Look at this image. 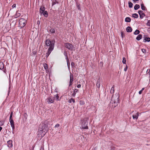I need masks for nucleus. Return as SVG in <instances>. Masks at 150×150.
<instances>
[{
	"label": "nucleus",
	"instance_id": "obj_1",
	"mask_svg": "<svg viewBox=\"0 0 150 150\" xmlns=\"http://www.w3.org/2000/svg\"><path fill=\"white\" fill-rule=\"evenodd\" d=\"M119 100V96L118 94H116L115 95H113L111 98V102L112 103L115 104V106H116L118 103Z\"/></svg>",
	"mask_w": 150,
	"mask_h": 150
},
{
	"label": "nucleus",
	"instance_id": "obj_2",
	"mask_svg": "<svg viewBox=\"0 0 150 150\" xmlns=\"http://www.w3.org/2000/svg\"><path fill=\"white\" fill-rule=\"evenodd\" d=\"M48 122L47 121L42 123L40 125L39 128L44 130H45L47 131H48Z\"/></svg>",
	"mask_w": 150,
	"mask_h": 150
},
{
	"label": "nucleus",
	"instance_id": "obj_3",
	"mask_svg": "<svg viewBox=\"0 0 150 150\" xmlns=\"http://www.w3.org/2000/svg\"><path fill=\"white\" fill-rule=\"evenodd\" d=\"M45 8L44 6H41L40 9V14L43 15L45 17H47L48 16L47 12V11H45Z\"/></svg>",
	"mask_w": 150,
	"mask_h": 150
},
{
	"label": "nucleus",
	"instance_id": "obj_4",
	"mask_svg": "<svg viewBox=\"0 0 150 150\" xmlns=\"http://www.w3.org/2000/svg\"><path fill=\"white\" fill-rule=\"evenodd\" d=\"M47 132L45 130H44L39 128L38 135H39V137L40 136L41 138H42L46 134Z\"/></svg>",
	"mask_w": 150,
	"mask_h": 150
},
{
	"label": "nucleus",
	"instance_id": "obj_5",
	"mask_svg": "<svg viewBox=\"0 0 150 150\" xmlns=\"http://www.w3.org/2000/svg\"><path fill=\"white\" fill-rule=\"evenodd\" d=\"M64 47L68 49L69 50L71 51L74 50V46L69 43H67L64 44Z\"/></svg>",
	"mask_w": 150,
	"mask_h": 150
},
{
	"label": "nucleus",
	"instance_id": "obj_6",
	"mask_svg": "<svg viewBox=\"0 0 150 150\" xmlns=\"http://www.w3.org/2000/svg\"><path fill=\"white\" fill-rule=\"evenodd\" d=\"M54 45L52 44L48 48V51L46 53V57H47L50 54L52 51L53 50L54 47Z\"/></svg>",
	"mask_w": 150,
	"mask_h": 150
},
{
	"label": "nucleus",
	"instance_id": "obj_7",
	"mask_svg": "<svg viewBox=\"0 0 150 150\" xmlns=\"http://www.w3.org/2000/svg\"><path fill=\"white\" fill-rule=\"evenodd\" d=\"M26 21L24 18H21L19 21V24L22 27H24L25 25Z\"/></svg>",
	"mask_w": 150,
	"mask_h": 150
},
{
	"label": "nucleus",
	"instance_id": "obj_8",
	"mask_svg": "<svg viewBox=\"0 0 150 150\" xmlns=\"http://www.w3.org/2000/svg\"><path fill=\"white\" fill-rule=\"evenodd\" d=\"M88 122L87 121H85L82 123V127L83 129H86L88 128V127L87 125Z\"/></svg>",
	"mask_w": 150,
	"mask_h": 150
},
{
	"label": "nucleus",
	"instance_id": "obj_9",
	"mask_svg": "<svg viewBox=\"0 0 150 150\" xmlns=\"http://www.w3.org/2000/svg\"><path fill=\"white\" fill-rule=\"evenodd\" d=\"M74 76L73 74L70 73V81L69 86H70L72 84V82L73 81Z\"/></svg>",
	"mask_w": 150,
	"mask_h": 150
},
{
	"label": "nucleus",
	"instance_id": "obj_10",
	"mask_svg": "<svg viewBox=\"0 0 150 150\" xmlns=\"http://www.w3.org/2000/svg\"><path fill=\"white\" fill-rule=\"evenodd\" d=\"M52 44L54 45V43H51L50 40L47 39L45 41V45L47 46L50 47Z\"/></svg>",
	"mask_w": 150,
	"mask_h": 150
},
{
	"label": "nucleus",
	"instance_id": "obj_11",
	"mask_svg": "<svg viewBox=\"0 0 150 150\" xmlns=\"http://www.w3.org/2000/svg\"><path fill=\"white\" fill-rule=\"evenodd\" d=\"M47 102L48 104L53 103L54 102V98L52 97H49L47 99Z\"/></svg>",
	"mask_w": 150,
	"mask_h": 150
},
{
	"label": "nucleus",
	"instance_id": "obj_12",
	"mask_svg": "<svg viewBox=\"0 0 150 150\" xmlns=\"http://www.w3.org/2000/svg\"><path fill=\"white\" fill-rule=\"evenodd\" d=\"M138 12L140 15V17L141 18H143L145 16V15L142 11H139Z\"/></svg>",
	"mask_w": 150,
	"mask_h": 150
},
{
	"label": "nucleus",
	"instance_id": "obj_13",
	"mask_svg": "<svg viewBox=\"0 0 150 150\" xmlns=\"http://www.w3.org/2000/svg\"><path fill=\"white\" fill-rule=\"evenodd\" d=\"M100 82H101V79L100 78H99L98 79L97 83H96L97 87L98 88H99L100 87Z\"/></svg>",
	"mask_w": 150,
	"mask_h": 150
},
{
	"label": "nucleus",
	"instance_id": "obj_14",
	"mask_svg": "<svg viewBox=\"0 0 150 150\" xmlns=\"http://www.w3.org/2000/svg\"><path fill=\"white\" fill-rule=\"evenodd\" d=\"M12 141L11 140H9L7 142V146L8 147H11L12 146Z\"/></svg>",
	"mask_w": 150,
	"mask_h": 150
},
{
	"label": "nucleus",
	"instance_id": "obj_15",
	"mask_svg": "<svg viewBox=\"0 0 150 150\" xmlns=\"http://www.w3.org/2000/svg\"><path fill=\"white\" fill-rule=\"evenodd\" d=\"M139 112H137L135 115H133L132 117H133V119H135L136 120H137L138 118V117L139 115Z\"/></svg>",
	"mask_w": 150,
	"mask_h": 150
},
{
	"label": "nucleus",
	"instance_id": "obj_16",
	"mask_svg": "<svg viewBox=\"0 0 150 150\" xmlns=\"http://www.w3.org/2000/svg\"><path fill=\"white\" fill-rule=\"evenodd\" d=\"M126 30L127 32H131L132 31V29L131 27L129 26H128Z\"/></svg>",
	"mask_w": 150,
	"mask_h": 150
},
{
	"label": "nucleus",
	"instance_id": "obj_17",
	"mask_svg": "<svg viewBox=\"0 0 150 150\" xmlns=\"http://www.w3.org/2000/svg\"><path fill=\"white\" fill-rule=\"evenodd\" d=\"M78 90L77 89H75L73 93L72 94V96L74 97L75 96L76 93L78 92Z\"/></svg>",
	"mask_w": 150,
	"mask_h": 150
},
{
	"label": "nucleus",
	"instance_id": "obj_18",
	"mask_svg": "<svg viewBox=\"0 0 150 150\" xmlns=\"http://www.w3.org/2000/svg\"><path fill=\"white\" fill-rule=\"evenodd\" d=\"M150 41V38L145 37L144 40V42H149Z\"/></svg>",
	"mask_w": 150,
	"mask_h": 150
},
{
	"label": "nucleus",
	"instance_id": "obj_19",
	"mask_svg": "<svg viewBox=\"0 0 150 150\" xmlns=\"http://www.w3.org/2000/svg\"><path fill=\"white\" fill-rule=\"evenodd\" d=\"M21 16V14L18 12V11L16 12L15 15L14 16L15 18L19 17Z\"/></svg>",
	"mask_w": 150,
	"mask_h": 150
},
{
	"label": "nucleus",
	"instance_id": "obj_20",
	"mask_svg": "<svg viewBox=\"0 0 150 150\" xmlns=\"http://www.w3.org/2000/svg\"><path fill=\"white\" fill-rule=\"evenodd\" d=\"M140 8V6L139 5L136 4L134 7V9L135 10H137Z\"/></svg>",
	"mask_w": 150,
	"mask_h": 150
},
{
	"label": "nucleus",
	"instance_id": "obj_21",
	"mask_svg": "<svg viewBox=\"0 0 150 150\" xmlns=\"http://www.w3.org/2000/svg\"><path fill=\"white\" fill-rule=\"evenodd\" d=\"M131 21V18L129 17H126L125 18V21L126 22H130Z\"/></svg>",
	"mask_w": 150,
	"mask_h": 150
},
{
	"label": "nucleus",
	"instance_id": "obj_22",
	"mask_svg": "<svg viewBox=\"0 0 150 150\" xmlns=\"http://www.w3.org/2000/svg\"><path fill=\"white\" fill-rule=\"evenodd\" d=\"M64 54L65 57V58L67 60H68L69 59L68 57L67 56V53L66 51H65L64 52Z\"/></svg>",
	"mask_w": 150,
	"mask_h": 150
},
{
	"label": "nucleus",
	"instance_id": "obj_23",
	"mask_svg": "<svg viewBox=\"0 0 150 150\" xmlns=\"http://www.w3.org/2000/svg\"><path fill=\"white\" fill-rule=\"evenodd\" d=\"M142 38V35L141 34L139 35L136 38V39L137 40H139Z\"/></svg>",
	"mask_w": 150,
	"mask_h": 150
},
{
	"label": "nucleus",
	"instance_id": "obj_24",
	"mask_svg": "<svg viewBox=\"0 0 150 150\" xmlns=\"http://www.w3.org/2000/svg\"><path fill=\"white\" fill-rule=\"evenodd\" d=\"M132 17L134 18H137L138 17V15L136 13H134L132 15Z\"/></svg>",
	"mask_w": 150,
	"mask_h": 150
},
{
	"label": "nucleus",
	"instance_id": "obj_25",
	"mask_svg": "<svg viewBox=\"0 0 150 150\" xmlns=\"http://www.w3.org/2000/svg\"><path fill=\"white\" fill-rule=\"evenodd\" d=\"M54 100L55 99L57 101L59 100V96L58 94H57L56 95L54 96V97L53 98Z\"/></svg>",
	"mask_w": 150,
	"mask_h": 150
},
{
	"label": "nucleus",
	"instance_id": "obj_26",
	"mask_svg": "<svg viewBox=\"0 0 150 150\" xmlns=\"http://www.w3.org/2000/svg\"><path fill=\"white\" fill-rule=\"evenodd\" d=\"M141 7L142 9L143 10H145L146 9V7L144 6V4H141Z\"/></svg>",
	"mask_w": 150,
	"mask_h": 150
},
{
	"label": "nucleus",
	"instance_id": "obj_27",
	"mask_svg": "<svg viewBox=\"0 0 150 150\" xmlns=\"http://www.w3.org/2000/svg\"><path fill=\"white\" fill-rule=\"evenodd\" d=\"M114 92V86H113L111 88L110 91V92L111 93H113Z\"/></svg>",
	"mask_w": 150,
	"mask_h": 150
},
{
	"label": "nucleus",
	"instance_id": "obj_28",
	"mask_svg": "<svg viewBox=\"0 0 150 150\" xmlns=\"http://www.w3.org/2000/svg\"><path fill=\"white\" fill-rule=\"evenodd\" d=\"M128 4L129 5V8H132V7L133 4L132 3H131V2H129L128 3Z\"/></svg>",
	"mask_w": 150,
	"mask_h": 150
},
{
	"label": "nucleus",
	"instance_id": "obj_29",
	"mask_svg": "<svg viewBox=\"0 0 150 150\" xmlns=\"http://www.w3.org/2000/svg\"><path fill=\"white\" fill-rule=\"evenodd\" d=\"M16 23V20L13 21L11 23V25H12L13 26H15Z\"/></svg>",
	"mask_w": 150,
	"mask_h": 150
},
{
	"label": "nucleus",
	"instance_id": "obj_30",
	"mask_svg": "<svg viewBox=\"0 0 150 150\" xmlns=\"http://www.w3.org/2000/svg\"><path fill=\"white\" fill-rule=\"evenodd\" d=\"M139 32V30H136L134 32V35H137L138 34Z\"/></svg>",
	"mask_w": 150,
	"mask_h": 150
},
{
	"label": "nucleus",
	"instance_id": "obj_31",
	"mask_svg": "<svg viewBox=\"0 0 150 150\" xmlns=\"http://www.w3.org/2000/svg\"><path fill=\"white\" fill-rule=\"evenodd\" d=\"M122 63L123 64H125L126 63V59L125 57H124L122 59Z\"/></svg>",
	"mask_w": 150,
	"mask_h": 150
},
{
	"label": "nucleus",
	"instance_id": "obj_32",
	"mask_svg": "<svg viewBox=\"0 0 150 150\" xmlns=\"http://www.w3.org/2000/svg\"><path fill=\"white\" fill-rule=\"evenodd\" d=\"M72 102H73V103H74L75 102L74 99L73 98H71L69 100V102L70 103H71Z\"/></svg>",
	"mask_w": 150,
	"mask_h": 150
},
{
	"label": "nucleus",
	"instance_id": "obj_33",
	"mask_svg": "<svg viewBox=\"0 0 150 150\" xmlns=\"http://www.w3.org/2000/svg\"><path fill=\"white\" fill-rule=\"evenodd\" d=\"M67 65L68 66V67L69 69H70V63L69 62V60L68 59V60H67Z\"/></svg>",
	"mask_w": 150,
	"mask_h": 150
},
{
	"label": "nucleus",
	"instance_id": "obj_34",
	"mask_svg": "<svg viewBox=\"0 0 150 150\" xmlns=\"http://www.w3.org/2000/svg\"><path fill=\"white\" fill-rule=\"evenodd\" d=\"M44 68L45 69H47L48 68V66L47 64H45L44 65Z\"/></svg>",
	"mask_w": 150,
	"mask_h": 150
},
{
	"label": "nucleus",
	"instance_id": "obj_35",
	"mask_svg": "<svg viewBox=\"0 0 150 150\" xmlns=\"http://www.w3.org/2000/svg\"><path fill=\"white\" fill-rule=\"evenodd\" d=\"M4 64L3 63H1V64L0 65V69H2L4 68Z\"/></svg>",
	"mask_w": 150,
	"mask_h": 150
},
{
	"label": "nucleus",
	"instance_id": "obj_36",
	"mask_svg": "<svg viewBox=\"0 0 150 150\" xmlns=\"http://www.w3.org/2000/svg\"><path fill=\"white\" fill-rule=\"evenodd\" d=\"M9 121H10L11 125L12 124H14V122L13 120L12 119H9Z\"/></svg>",
	"mask_w": 150,
	"mask_h": 150
},
{
	"label": "nucleus",
	"instance_id": "obj_37",
	"mask_svg": "<svg viewBox=\"0 0 150 150\" xmlns=\"http://www.w3.org/2000/svg\"><path fill=\"white\" fill-rule=\"evenodd\" d=\"M50 32H51L52 33H54L55 32V30L54 29L51 28L50 30Z\"/></svg>",
	"mask_w": 150,
	"mask_h": 150
},
{
	"label": "nucleus",
	"instance_id": "obj_38",
	"mask_svg": "<svg viewBox=\"0 0 150 150\" xmlns=\"http://www.w3.org/2000/svg\"><path fill=\"white\" fill-rule=\"evenodd\" d=\"M57 3H58V2L56 1H52V6H53L55 4H56Z\"/></svg>",
	"mask_w": 150,
	"mask_h": 150
},
{
	"label": "nucleus",
	"instance_id": "obj_39",
	"mask_svg": "<svg viewBox=\"0 0 150 150\" xmlns=\"http://www.w3.org/2000/svg\"><path fill=\"white\" fill-rule=\"evenodd\" d=\"M76 6L77 8H78V9L79 10H81L80 7V6L79 4H76Z\"/></svg>",
	"mask_w": 150,
	"mask_h": 150
},
{
	"label": "nucleus",
	"instance_id": "obj_40",
	"mask_svg": "<svg viewBox=\"0 0 150 150\" xmlns=\"http://www.w3.org/2000/svg\"><path fill=\"white\" fill-rule=\"evenodd\" d=\"M84 102L83 101H80V104L81 105H83L84 104Z\"/></svg>",
	"mask_w": 150,
	"mask_h": 150
},
{
	"label": "nucleus",
	"instance_id": "obj_41",
	"mask_svg": "<svg viewBox=\"0 0 150 150\" xmlns=\"http://www.w3.org/2000/svg\"><path fill=\"white\" fill-rule=\"evenodd\" d=\"M11 126L12 127L13 129H15V125L14 124H11Z\"/></svg>",
	"mask_w": 150,
	"mask_h": 150
},
{
	"label": "nucleus",
	"instance_id": "obj_42",
	"mask_svg": "<svg viewBox=\"0 0 150 150\" xmlns=\"http://www.w3.org/2000/svg\"><path fill=\"white\" fill-rule=\"evenodd\" d=\"M142 52L145 54L146 52V50L145 49H142Z\"/></svg>",
	"mask_w": 150,
	"mask_h": 150
},
{
	"label": "nucleus",
	"instance_id": "obj_43",
	"mask_svg": "<svg viewBox=\"0 0 150 150\" xmlns=\"http://www.w3.org/2000/svg\"><path fill=\"white\" fill-rule=\"evenodd\" d=\"M13 114V112H11L10 117V119H11L12 117V115Z\"/></svg>",
	"mask_w": 150,
	"mask_h": 150
},
{
	"label": "nucleus",
	"instance_id": "obj_44",
	"mask_svg": "<svg viewBox=\"0 0 150 150\" xmlns=\"http://www.w3.org/2000/svg\"><path fill=\"white\" fill-rule=\"evenodd\" d=\"M147 25L150 26V20H149L148 21L147 23H146Z\"/></svg>",
	"mask_w": 150,
	"mask_h": 150
},
{
	"label": "nucleus",
	"instance_id": "obj_45",
	"mask_svg": "<svg viewBox=\"0 0 150 150\" xmlns=\"http://www.w3.org/2000/svg\"><path fill=\"white\" fill-rule=\"evenodd\" d=\"M4 123V122L3 121H0V126L2 125Z\"/></svg>",
	"mask_w": 150,
	"mask_h": 150
},
{
	"label": "nucleus",
	"instance_id": "obj_46",
	"mask_svg": "<svg viewBox=\"0 0 150 150\" xmlns=\"http://www.w3.org/2000/svg\"><path fill=\"white\" fill-rule=\"evenodd\" d=\"M60 126V125L59 124H57L55 126V127H59Z\"/></svg>",
	"mask_w": 150,
	"mask_h": 150
},
{
	"label": "nucleus",
	"instance_id": "obj_47",
	"mask_svg": "<svg viewBox=\"0 0 150 150\" xmlns=\"http://www.w3.org/2000/svg\"><path fill=\"white\" fill-rule=\"evenodd\" d=\"M127 69H128L127 66V65H126V66L125 67L124 69V71H127Z\"/></svg>",
	"mask_w": 150,
	"mask_h": 150
},
{
	"label": "nucleus",
	"instance_id": "obj_48",
	"mask_svg": "<svg viewBox=\"0 0 150 150\" xmlns=\"http://www.w3.org/2000/svg\"><path fill=\"white\" fill-rule=\"evenodd\" d=\"M75 65V64L74 62H72L71 63V65L72 67H74Z\"/></svg>",
	"mask_w": 150,
	"mask_h": 150
},
{
	"label": "nucleus",
	"instance_id": "obj_49",
	"mask_svg": "<svg viewBox=\"0 0 150 150\" xmlns=\"http://www.w3.org/2000/svg\"><path fill=\"white\" fill-rule=\"evenodd\" d=\"M150 72V69H148L146 71V73H149Z\"/></svg>",
	"mask_w": 150,
	"mask_h": 150
},
{
	"label": "nucleus",
	"instance_id": "obj_50",
	"mask_svg": "<svg viewBox=\"0 0 150 150\" xmlns=\"http://www.w3.org/2000/svg\"><path fill=\"white\" fill-rule=\"evenodd\" d=\"M134 3H136L137 1H139V0H132Z\"/></svg>",
	"mask_w": 150,
	"mask_h": 150
},
{
	"label": "nucleus",
	"instance_id": "obj_51",
	"mask_svg": "<svg viewBox=\"0 0 150 150\" xmlns=\"http://www.w3.org/2000/svg\"><path fill=\"white\" fill-rule=\"evenodd\" d=\"M81 87V85L80 84H78L77 86V87L78 88H80Z\"/></svg>",
	"mask_w": 150,
	"mask_h": 150
},
{
	"label": "nucleus",
	"instance_id": "obj_52",
	"mask_svg": "<svg viewBox=\"0 0 150 150\" xmlns=\"http://www.w3.org/2000/svg\"><path fill=\"white\" fill-rule=\"evenodd\" d=\"M142 91L140 90L139 91V94H141L142 93Z\"/></svg>",
	"mask_w": 150,
	"mask_h": 150
},
{
	"label": "nucleus",
	"instance_id": "obj_53",
	"mask_svg": "<svg viewBox=\"0 0 150 150\" xmlns=\"http://www.w3.org/2000/svg\"><path fill=\"white\" fill-rule=\"evenodd\" d=\"M13 8H15L16 7V4H13L12 6Z\"/></svg>",
	"mask_w": 150,
	"mask_h": 150
},
{
	"label": "nucleus",
	"instance_id": "obj_54",
	"mask_svg": "<svg viewBox=\"0 0 150 150\" xmlns=\"http://www.w3.org/2000/svg\"><path fill=\"white\" fill-rule=\"evenodd\" d=\"M121 35L122 37L123 38L124 36V34L122 32H121Z\"/></svg>",
	"mask_w": 150,
	"mask_h": 150
},
{
	"label": "nucleus",
	"instance_id": "obj_55",
	"mask_svg": "<svg viewBox=\"0 0 150 150\" xmlns=\"http://www.w3.org/2000/svg\"><path fill=\"white\" fill-rule=\"evenodd\" d=\"M40 150H44V148L42 147H41Z\"/></svg>",
	"mask_w": 150,
	"mask_h": 150
},
{
	"label": "nucleus",
	"instance_id": "obj_56",
	"mask_svg": "<svg viewBox=\"0 0 150 150\" xmlns=\"http://www.w3.org/2000/svg\"><path fill=\"white\" fill-rule=\"evenodd\" d=\"M2 128L1 127H0V132L1 131V130L2 129Z\"/></svg>",
	"mask_w": 150,
	"mask_h": 150
},
{
	"label": "nucleus",
	"instance_id": "obj_57",
	"mask_svg": "<svg viewBox=\"0 0 150 150\" xmlns=\"http://www.w3.org/2000/svg\"><path fill=\"white\" fill-rule=\"evenodd\" d=\"M144 89V88H142V90H141V91H143Z\"/></svg>",
	"mask_w": 150,
	"mask_h": 150
},
{
	"label": "nucleus",
	"instance_id": "obj_58",
	"mask_svg": "<svg viewBox=\"0 0 150 150\" xmlns=\"http://www.w3.org/2000/svg\"><path fill=\"white\" fill-rule=\"evenodd\" d=\"M12 133H13H13H14V132H12Z\"/></svg>",
	"mask_w": 150,
	"mask_h": 150
}]
</instances>
